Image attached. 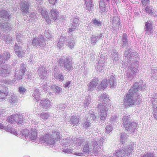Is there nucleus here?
Wrapping results in <instances>:
<instances>
[{
    "label": "nucleus",
    "instance_id": "60",
    "mask_svg": "<svg viewBox=\"0 0 157 157\" xmlns=\"http://www.w3.org/2000/svg\"><path fill=\"white\" fill-rule=\"evenodd\" d=\"M102 36V34L101 33L98 36L95 37L92 36L91 37V43L92 44L94 43L98 39H100Z\"/></svg>",
    "mask_w": 157,
    "mask_h": 157
},
{
    "label": "nucleus",
    "instance_id": "59",
    "mask_svg": "<svg viewBox=\"0 0 157 157\" xmlns=\"http://www.w3.org/2000/svg\"><path fill=\"white\" fill-rule=\"evenodd\" d=\"M15 117V114L13 115L7 117V120L8 122L11 123H14L15 122L14 118H17V117Z\"/></svg>",
    "mask_w": 157,
    "mask_h": 157
},
{
    "label": "nucleus",
    "instance_id": "45",
    "mask_svg": "<svg viewBox=\"0 0 157 157\" xmlns=\"http://www.w3.org/2000/svg\"><path fill=\"white\" fill-rule=\"evenodd\" d=\"M93 149L91 148V150L90 151V155H93V154L96 155L95 156H96V155H97L99 152V148L100 147H98V146H93Z\"/></svg>",
    "mask_w": 157,
    "mask_h": 157
},
{
    "label": "nucleus",
    "instance_id": "7",
    "mask_svg": "<svg viewBox=\"0 0 157 157\" xmlns=\"http://www.w3.org/2000/svg\"><path fill=\"white\" fill-rule=\"evenodd\" d=\"M130 53V49L125 51L124 53V56L125 57L124 60L122 61V65L123 66L128 67V65L132 63L131 61H132V58H131L129 55Z\"/></svg>",
    "mask_w": 157,
    "mask_h": 157
},
{
    "label": "nucleus",
    "instance_id": "16",
    "mask_svg": "<svg viewBox=\"0 0 157 157\" xmlns=\"http://www.w3.org/2000/svg\"><path fill=\"white\" fill-rule=\"evenodd\" d=\"M10 55L7 52H5L0 54V64L5 63L6 60L10 58Z\"/></svg>",
    "mask_w": 157,
    "mask_h": 157
},
{
    "label": "nucleus",
    "instance_id": "43",
    "mask_svg": "<svg viewBox=\"0 0 157 157\" xmlns=\"http://www.w3.org/2000/svg\"><path fill=\"white\" fill-rule=\"evenodd\" d=\"M33 95L36 100H39L40 98V92L39 91V89H36L34 90Z\"/></svg>",
    "mask_w": 157,
    "mask_h": 157
},
{
    "label": "nucleus",
    "instance_id": "48",
    "mask_svg": "<svg viewBox=\"0 0 157 157\" xmlns=\"http://www.w3.org/2000/svg\"><path fill=\"white\" fill-rule=\"evenodd\" d=\"M151 76L152 80H157V69H153L151 70Z\"/></svg>",
    "mask_w": 157,
    "mask_h": 157
},
{
    "label": "nucleus",
    "instance_id": "39",
    "mask_svg": "<svg viewBox=\"0 0 157 157\" xmlns=\"http://www.w3.org/2000/svg\"><path fill=\"white\" fill-rule=\"evenodd\" d=\"M0 28L5 31L10 30L9 24L7 22L2 23L0 24Z\"/></svg>",
    "mask_w": 157,
    "mask_h": 157
},
{
    "label": "nucleus",
    "instance_id": "19",
    "mask_svg": "<svg viewBox=\"0 0 157 157\" xmlns=\"http://www.w3.org/2000/svg\"><path fill=\"white\" fill-rule=\"evenodd\" d=\"M26 71V65L23 63H21L20 65V72L19 75H18L17 73V78H16L17 80H19L21 78V77L24 74L25 72Z\"/></svg>",
    "mask_w": 157,
    "mask_h": 157
},
{
    "label": "nucleus",
    "instance_id": "6",
    "mask_svg": "<svg viewBox=\"0 0 157 157\" xmlns=\"http://www.w3.org/2000/svg\"><path fill=\"white\" fill-rule=\"evenodd\" d=\"M134 144H132L127 146L126 147L119 149L121 157H131L133 150Z\"/></svg>",
    "mask_w": 157,
    "mask_h": 157
},
{
    "label": "nucleus",
    "instance_id": "57",
    "mask_svg": "<svg viewBox=\"0 0 157 157\" xmlns=\"http://www.w3.org/2000/svg\"><path fill=\"white\" fill-rule=\"evenodd\" d=\"M108 82L107 80L106 79H104L102 81L101 85V89H103L104 88H106L108 86Z\"/></svg>",
    "mask_w": 157,
    "mask_h": 157
},
{
    "label": "nucleus",
    "instance_id": "21",
    "mask_svg": "<svg viewBox=\"0 0 157 157\" xmlns=\"http://www.w3.org/2000/svg\"><path fill=\"white\" fill-rule=\"evenodd\" d=\"M123 124V126L126 128V129L129 127L131 124V119L128 117V116H123L122 118Z\"/></svg>",
    "mask_w": 157,
    "mask_h": 157
},
{
    "label": "nucleus",
    "instance_id": "24",
    "mask_svg": "<svg viewBox=\"0 0 157 157\" xmlns=\"http://www.w3.org/2000/svg\"><path fill=\"white\" fill-rule=\"evenodd\" d=\"M145 10L147 13L152 16H157V12L152 7L147 6L145 8Z\"/></svg>",
    "mask_w": 157,
    "mask_h": 157
},
{
    "label": "nucleus",
    "instance_id": "2",
    "mask_svg": "<svg viewBox=\"0 0 157 157\" xmlns=\"http://www.w3.org/2000/svg\"><path fill=\"white\" fill-rule=\"evenodd\" d=\"M110 103H100L98 106V111L100 113V118L101 120L105 119L108 110L110 108Z\"/></svg>",
    "mask_w": 157,
    "mask_h": 157
},
{
    "label": "nucleus",
    "instance_id": "30",
    "mask_svg": "<svg viewBox=\"0 0 157 157\" xmlns=\"http://www.w3.org/2000/svg\"><path fill=\"white\" fill-rule=\"evenodd\" d=\"M72 143V141L71 139L66 138L62 140L61 145L63 147H66L70 145Z\"/></svg>",
    "mask_w": 157,
    "mask_h": 157
},
{
    "label": "nucleus",
    "instance_id": "58",
    "mask_svg": "<svg viewBox=\"0 0 157 157\" xmlns=\"http://www.w3.org/2000/svg\"><path fill=\"white\" fill-rule=\"evenodd\" d=\"M155 154L154 155L153 153L151 152H145L143 155H142L140 157H156L155 155Z\"/></svg>",
    "mask_w": 157,
    "mask_h": 157
},
{
    "label": "nucleus",
    "instance_id": "35",
    "mask_svg": "<svg viewBox=\"0 0 157 157\" xmlns=\"http://www.w3.org/2000/svg\"><path fill=\"white\" fill-rule=\"evenodd\" d=\"M87 10L90 11L94 5L92 0H85Z\"/></svg>",
    "mask_w": 157,
    "mask_h": 157
},
{
    "label": "nucleus",
    "instance_id": "46",
    "mask_svg": "<svg viewBox=\"0 0 157 157\" xmlns=\"http://www.w3.org/2000/svg\"><path fill=\"white\" fill-rule=\"evenodd\" d=\"M91 22L94 24L93 26L94 27H97L101 26V22L99 20L93 19Z\"/></svg>",
    "mask_w": 157,
    "mask_h": 157
},
{
    "label": "nucleus",
    "instance_id": "31",
    "mask_svg": "<svg viewBox=\"0 0 157 157\" xmlns=\"http://www.w3.org/2000/svg\"><path fill=\"white\" fill-rule=\"evenodd\" d=\"M111 57L113 60V63L115 64L116 63V62L119 59L118 53L116 51H113L111 53Z\"/></svg>",
    "mask_w": 157,
    "mask_h": 157
},
{
    "label": "nucleus",
    "instance_id": "1",
    "mask_svg": "<svg viewBox=\"0 0 157 157\" xmlns=\"http://www.w3.org/2000/svg\"><path fill=\"white\" fill-rule=\"evenodd\" d=\"M138 89V83H136L129 90L124 99V104L125 105H138L140 103L137 102L139 96L137 93Z\"/></svg>",
    "mask_w": 157,
    "mask_h": 157
},
{
    "label": "nucleus",
    "instance_id": "56",
    "mask_svg": "<svg viewBox=\"0 0 157 157\" xmlns=\"http://www.w3.org/2000/svg\"><path fill=\"white\" fill-rule=\"evenodd\" d=\"M110 121L112 123H116L118 121V118L117 115H112L110 119Z\"/></svg>",
    "mask_w": 157,
    "mask_h": 157
},
{
    "label": "nucleus",
    "instance_id": "50",
    "mask_svg": "<svg viewBox=\"0 0 157 157\" xmlns=\"http://www.w3.org/2000/svg\"><path fill=\"white\" fill-rule=\"evenodd\" d=\"M103 157H121V153L120 152L119 150L117 151V152H114L112 154L109 155H104Z\"/></svg>",
    "mask_w": 157,
    "mask_h": 157
},
{
    "label": "nucleus",
    "instance_id": "28",
    "mask_svg": "<svg viewBox=\"0 0 157 157\" xmlns=\"http://www.w3.org/2000/svg\"><path fill=\"white\" fill-rule=\"evenodd\" d=\"M98 82V81L97 79H95L92 80L89 85L88 90L92 91L97 86Z\"/></svg>",
    "mask_w": 157,
    "mask_h": 157
},
{
    "label": "nucleus",
    "instance_id": "61",
    "mask_svg": "<svg viewBox=\"0 0 157 157\" xmlns=\"http://www.w3.org/2000/svg\"><path fill=\"white\" fill-rule=\"evenodd\" d=\"M90 102V98L89 97L86 98L84 102V106L85 107H87Z\"/></svg>",
    "mask_w": 157,
    "mask_h": 157
},
{
    "label": "nucleus",
    "instance_id": "8",
    "mask_svg": "<svg viewBox=\"0 0 157 157\" xmlns=\"http://www.w3.org/2000/svg\"><path fill=\"white\" fill-rule=\"evenodd\" d=\"M79 21V19L78 18L72 17L71 19V28H69L68 32H72L75 31L76 27L78 25Z\"/></svg>",
    "mask_w": 157,
    "mask_h": 157
},
{
    "label": "nucleus",
    "instance_id": "42",
    "mask_svg": "<svg viewBox=\"0 0 157 157\" xmlns=\"http://www.w3.org/2000/svg\"><path fill=\"white\" fill-rule=\"evenodd\" d=\"M99 6V12L101 13L104 12L105 11V5L103 0H100Z\"/></svg>",
    "mask_w": 157,
    "mask_h": 157
},
{
    "label": "nucleus",
    "instance_id": "49",
    "mask_svg": "<svg viewBox=\"0 0 157 157\" xmlns=\"http://www.w3.org/2000/svg\"><path fill=\"white\" fill-rule=\"evenodd\" d=\"M40 117L44 120H46L49 118L50 115L48 113H40L39 114Z\"/></svg>",
    "mask_w": 157,
    "mask_h": 157
},
{
    "label": "nucleus",
    "instance_id": "64",
    "mask_svg": "<svg viewBox=\"0 0 157 157\" xmlns=\"http://www.w3.org/2000/svg\"><path fill=\"white\" fill-rule=\"evenodd\" d=\"M89 118L88 120L90 118V119L91 120H94L96 119V116L95 115V113L94 112H92V113H90L89 115L88 116Z\"/></svg>",
    "mask_w": 157,
    "mask_h": 157
},
{
    "label": "nucleus",
    "instance_id": "53",
    "mask_svg": "<svg viewBox=\"0 0 157 157\" xmlns=\"http://www.w3.org/2000/svg\"><path fill=\"white\" fill-rule=\"evenodd\" d=\"M21 132L22 137L25 136L26 138H29V132L28 129H23L21 131Z\"/></svg>",
    "mask_w": 157,
    "mask_h": 157
},
{
    "label": "nucleus",
    "instance_id": "4",
    "mask_svg": "<svg viewBox=\"0 0 157 157\" xmlns=\"http://www.w3.org/2000/svg\"><path fill=\"white\" fill-rule=\"evenodd\" d=\"M63 64L64 69L66 71H70L73 69V62L70 56L63 59L60 58L59 64Z\"/></svg>",
    "mask_w": 157,
    "mask_h": 157
},
{
    "label": "nucleus",
    "instance_id": "41",
    "mask_svg": "<svg viewBox=\"0 0 157 157\" xmlns=\"http://www.w3.org/2000/svg\"><path fill=\"white\" fill-rule=\"evenodd\" d=\"M17 78V74H15V75L14 76V79L13 80H3L2 81V83H4L5 84H7L12 85L16 81V79H17L16 78Z\"/></svg>",
    "mask_w": 157,
    "mask_h": 157
},
{
    "label": "nucleus",
    "instance_id": "51",
    "mask_svg": "<svg viewBox=\"0 0 157 157\" xmlns=\"http://www.w3.org/2000/svg\"><path fill=\"white\" fill-rule=\"evenodd\" d=\"M128 137L126 134L124 133H122L120 140V142L122 144H124L125 142H126Z\"/></svg>",
    "mask_w": 157,
    "mask_h": 157
},
{
    "label": "nucleus",
    "instance_id": "34",
    "mask_svg": "<svg viewBox=\"0 0 157 157\" xmlns=\"http://www.w3.org/2000/svg\"><path fill=\"white\" fill-rule=\"evenodd\" d=\"M65 37L61 36L59 39V41L57 44V47L59 48H60L65 44Z\"/></svg>",
    "mask_w": 157,
    "mask_h": 157
},
{
    "label": "nucleus",
    "instance_id": "54",
    "mask_svg": "<svg viewBox=\"0 0 157 157\" xmlns=\"http://www.w3.org/2000/svg\"><path fill=\"white\" fill-rule=\"evenodd\" d=\"M90 120L87 118L85 120L83 123V126L85 128L88 129L91 126V123L90 122Z\"/></svg>",
    "mask_w": 157,
    "mask_h": 157
},
{
    "label": "nucleus",
    "instance_id": "29",
    "mask_svg": "<svg viewBox=\"0 0 157 157\" xmlns=\"http://www.w3.org/2000/svg\"><path fill=\"white\" fill-rule=\"evenodd\" d=\"M117 80L115 77L113 75H110L109 77V83L111 88H113L117 86Z\"/></svg>",
    "mask_w": 157,
    "mask_h": 157
},
{
    "label": "nucleus",
    "instance_id": "55",
    "mask_svg": "<svg viewBox=\"0 0 157 157\" xmlns=\"http://www.w3.org/2000/svg\"><path fill=\"white\" fill-rule=\"evenodd\" d=\"M2 38L5 40V41L7 43H10L12 40V37L10 36L4 35Z\"/></svg>",
    "mask_w": 157,
    "mask_h": 157
},
{
    "label": "nucleus",
    "instance_id": "12",
    "mask_svg": "<svg viewBox=\"0 0 157 157\" xmlns=\"http://www.w3.org/2000/svg\"><path fill=\"white\" fill-rule=\"evenodd\" d=\"M67 45L70 48H73L75 45V39L72 36L65 37Z\"/></svg>",
    "mask_w": 157,
    "mask_h": 157
},
{
    "label": "nucleus",
    "instance_id": "3",
    "mask_svg": "<svg viewBox=\"0 0 157 157\" xmlns=\"http://www.w3.org/2000/svg\"><path fill=\"white\" fill-rule=\"evenodd\" d=\"M128 65L126 76L131 80L135 77V73L137 72L138 67L136 62H132L131 64Z\"/></svg>",
    "mask_w": 157,
    "mask_h": 157
},
{
    "label": "nucleus",
    "instance_id": "17",
    "mask_svg": "<svg viewBox=\"0 0 157 157\" xmlns=\"http://www.w3.org/2000/svg\"><path fill=\"white\" fill-rule=\"evenodd\" d=\"M53 75L55 79L59 81H63L64 79L63 75L57 68L54 69Z\"/></svg>",
    "mask_w": 157,
    "mask_h": 157
},
{
    "label": "nucleus",
    "instance_id": "27",
    "mask_svg": "<svg viewBox=\"0 0 157 157\" xmlns=\"http://www.w3.org/2000/svg\"><path fill=\"white\" fill-rule=\"evenodd\" d=\"M136 123L134 122H132L129 125L128 128L126 129V130H129L130 133H132L136 131Z\"/></svg>",
    "mask_w": 157,
    "mask_h": 157
},
{
    "label": "nucleus",
    "instance_id": "26",
    "mask_svg": "<svg viewBox=\"0 0 157 157\" xmlns=\"http://www.w3.org/2000/svg\"><path fill=\"white\" fill-rule=\"evenodd\" d=\"M41 105L44 109H48L51 105V103L48 100H41L40 101Z\"/></svg>",
    "mask_w": 157,
    "mask_h": 157
},
{
    "label": "nucleus",
    "instance_id": "20",
    "mask_svg": "<svg viewBox=\"0 0 157 157\" xmlns=\"http://www.w3.org/2000/svg\"><path fill=\"white\" fill-rule=\"evenodd\" d=\"M99 100L103 103H110L109 96L106 93H103L100 96Z\"/></svg>",
    "mask_w": 157,
    "mask_h": 157
},
{
    "label": "nucleus",
    "instance_id": "63",
    "mask_svg": "<svg viewBox=\"0 0 157 157\" xmlns=\"http://www.w3.org/2000/svg\"><path fill=\"white\" fill-rule=\"evenodd\" d=\"M77 142H76L78 146H81L82 145H84L85 144V140L83 139H78V140H77Z\"/></svg>",
    "mask_w": 157,
    "mask_h": 157
},
{
    "label": "nucleus",
    "instance_id": "22",
    "mask_svg": "<svg viewBox=\"0 0 157 157\" xmlns=\"http://www.w3.org/2000/svg\"><path fill=\"white\" fill-rule=\"evenodd\" d=\"M121 22L120 19L117 16H115L113 17L112 19V27H120L121 26Z\"/></svg>",
    "mask_w": 157,
    "mask_h": 157
},
{
    "label": "nucleus",
    "instance_id": "44",
    "mask_svg": "<svg viewBox=\"0 0 157 157\" xmlns=\"http://www.w3.org/2000/svg\"><path fill=\"white\" fill-rule=\"evenodd\" d=\"M52 138L54 139H59L60 138V134L59 132H52L50 134Z\"/></svg>",
    "mask_w": 157,
    "mask_h": 157
},
{
    "label": "nucleus",
    "instance_id": "15",
    "mask_svg": "<svg viewBox=\"0 0 157 157\" xmlns=\"http://www.w3.org/2000/svg\"><path fill=\"white\" fill-rule=\"evenodd\" d=\"M39 76L42 79H46L48 76L47 70L44 67L41 66L38 70Z\"/></svg>",
    "mask_w": 157,
    "mask_h": 157
},
{
    "label": "nucleus",
    "instance_id": "38",
    "mask_svg": "<svg viewBox=\"0 0 157 157\" xmlns=\"http://www.w3.org/2000/svg\"><path fill=\"white\" fill-rule=\"evenodd\" d=\"M15 117H17L16 118H14L15 122L19 124H21L23 122V118L21 115L16 114H15Z\"/></svg>",
    "mask_w": 157,
    "mask_h": 157
},
{
    "label": "nucleus",
    "instance_id": "33",
    "mask_svg": "<svg viewBox=\"0 0 157 157\" xmlns=\"http://www.w3.org/2000/svg\"><path fill=\"white\" fill-rule=\"evenodd\" d=\"M145 29L146 32L145 34H147L148 33H151V31L152 29V23L150 21H147L145 24Z\"/></svg>",
    "mask_w": 157,
    "mask_h": 157
},
{
    "label": "nucleus",
    "instance_id": "40",
    "mask_svg": "<svg viewBox=\"0 0 157 157\" xmlns=\"http://www.w3.org/2000/svg\"><path fill=\"white\" fill-rule=\"evenodd\" d=\"M50 12L52 19L54 21L56 20L58 16V11L56 9H52L51 10Z\"/></svg>",
    "mask_w": 157,
    "mask_h": 157
},
{
    "label": "nucleus",
    "instance_id": "32",
    "mask_svg": "<svg viewBox=\"0 0 157 157\" xmlns=\"http://www.w3.org/2000/svg\"><path fill=\"white\" fill-rule=\"evenodd\" d=\"M11 16L10 13L5 10H2L0 11V17H3L5 19H8Z\"/></svg>",
    "mask_w": 157,
    "mask_h": 157
},
{
    "label": "nucleus",
    "instance_id": "36",
    "mask_svg": "<svg viewBox=\"0 0 157 157\" xmlns=\"http://www.w3.org/2000/svg\"><path fill=\"white\" fill-rule=\"evenodd\" d=\"M51 88L56 95L60 94L61 92L60 87L56 85H53L51 86Z\"/></svg>",
    "mask_w": 157,
    "mask_h": 157
},
{
    "label": "nucleus",
    "instance_id": "62",
    "mask_svg": "<svg viewBox=\"0 0 157 157\" xmlns=\"http://www.w3.org/2000/svg\"><path fill=\"white\" fill-rule=\"evenodd\" d=\"M67 105L64 104H59L57 105V108L58 110L64 111L67 107Z\"/></svg>",
    "mask_w": 157,
    "mask_h": 157
},
{
    "label": "nucleus",
    "instance_id": "18",
    "mask_svg": "<svg viewBox=\"0 0 157 157\" xmlns=\"http://www.w3.org/2000/svg\"><path fill=\"white\" fill-rule=\"evenodd\" d=\"M103 142V138L98 136L94 139L92 145L93 146L100 147L102 145Z\"/></svg>",
    "mask_w": 157,
    "mask_h": 157
},
{
    "label": "nucleus",
    "instance_id": "23",
    "mask_svg": "<svg viewBox=\"0 0 157 157\" xmlns=\"http://www.w3.org/2000/svg\"><path fill=\"white\" fill-rule=\"evenodd\" d=\"M37 131L36 129L33 128L29 133L28 138L31 141L34 140L37 138Z\"/></svg>",
    "mask_w": 157,
    "mask_h": 157
},
{
    "label": "nucleus",
    "instance_id": "14",
    "mask_svg": "<svg viewBox=\"0 0 157 157\" xmlns=\"http://www.w3.org/2000/svg\"><path fill=\"white\" fill-rule=\"evenodd\" d=\"M43 141L47 144L53 145L55 143L54 138H52L51 135L47 134L43 136L42 139Z\"/></svg>",
    "mask_w": 157,
    "mask_h": 157
},
{
    "label": "nucleus",
    "instance_id": "5",
    "mask_svg": "<svg viewBox=\"0 0 157 157\" xmlns=\"http://www.w3.org/2000/svg\"><path fill=\"white\" fill-rule=\"evenodd\" d=\"M45 38L43 36L39 35L33 39L32 41V44L34 47L38 48L39 47H44L46 44L45 42Z\"/></svg>",
    "mask_w": 157,
    "mask_h": 157
},
{
    "label": "nucleus",
    "instance_id": "10",
    "mask_svg": "<svg viewBox=\"0 0 157 157\" xmlns=\"http://www.w3.org/2000/svg\"><path fill=\"white\" fill-rule=\"evenodd\" d=\"M6 87L3 84H0V100H4L6 99L8 95Z\"/></svg>",
    "mask_w": 157,
    "mask_h": 157
},
{
    "label": "nucleus",
    "instance_id": "11",
    "mask_svg": "<svg viewBox=\"0 0 157 157\" xmlns=\"http://www.w3.org/2000/svg\"><path fill=\"white\" fill-rule=\"evenodd\" d=\"M30 3L28 1H23L21 2L20 7L21 11L24 13H27L29 10Z\"/></svg>",
    "mask_w": 157,
    "mask_h": 157
},
{
    "label": "nucleus",
    "instance_id": "9",
    "mask_svg": "<svg viewBox=\"0 0 157 157\" xmlns=\"http://www.w3.org/2000/svg\"><path fill=\"white\" fill-rule=\"evenodd\" d=\"M11 73V68L10 66L7 65H2L0 67V73L4 77H7Z\"/></svg>",
    "mask_w": 157,
    "mask_h": 157
},
{
    "label": "nucleus",
    "instance_id": "25",
    "mask_svg": "<svg viewBox=\"0 0 157 157\" xmlns=\"http://www.w3.org/2000/svg\"><path fill=\"white\" fill-rule=\"evenodd\" d=\"M9 102L10 105L13 106L16 105L18 102V98L14 94L11 95L9 98Z\"/></svg>",
    "mask_w": 157,
    "mask_h": 157
},
{
    "label": "nucleus",
    "instance_id": "47",
    "mask_svg": "<svg viewBox=\"0 0 157 157\" xmlns=\"http://www.w3.org/2000/svg\"><path fill=\"white\" fill-rule=\"evenodd\" d=\"M70 121L71 123L73 124H78L79 121V118H78L76 116H73L71 117Z\"/></svg>",
    "mask_w": 157,
    "mask_h": 157
},
{
    "label": "nucleus",
    "instance_id": "52",
    "mask_svg": "<svg viewBox=\"0 0 157 157\" xmlns=\"http://www.w3.org/2000/svg\"><path fill=\"white\" fill-rule=\"evenodd\" d=\"M16 39L17 42H18V44H20L22 43L23 39V36L20 33L17 34Z\"/></svg>",
    "mask_w": 157,
    "mask_h": 157
},
{
    "label": "nucleus",
    "instance_id": "37",
    "mask_svg": "<svg viewBox=\"0 0 157 157\" xmlns=\"http://www.w3.org/2000/svg\"><path fill=\"white\" fill-rule=\"evenodd\" d=\"M83 146V151L86 153L87 154L90 155V151L91 150V148H89L88 142L87 141H85Z\"/></svg>",
    "mask_w": 157,
    "mask_h": 157
},
{
    "label": "nucleus",
    "instance_id": "13",
    "mask_svg": "<svg viewBox=\"0 0 157 157\" xmlns=\"http://www.w3.org/2000/svg\"><path fill=\"white\" fill-rule=\"evenodd\" d=\"M128 36L127 34L125 33L123 34L121 39L122 44L121 45V47L122 48H127L128 47H130L129 43L128 40Z\"/></svg>",
    "mask_w": 157,
    "mask_h": 157
}]
</instances>
